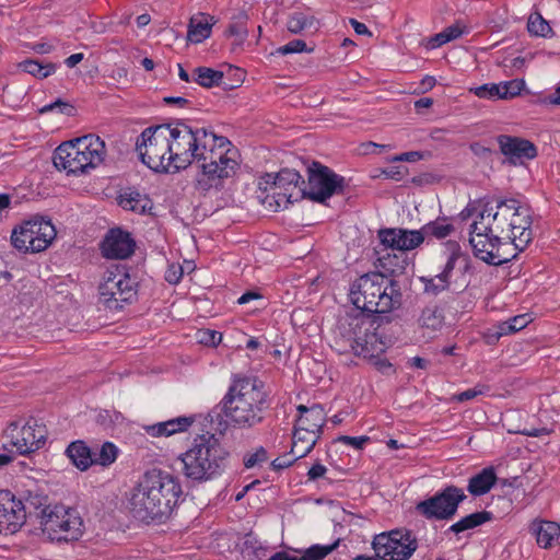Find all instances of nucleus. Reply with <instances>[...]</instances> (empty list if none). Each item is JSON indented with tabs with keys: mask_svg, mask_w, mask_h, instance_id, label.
I'll return each instance as SVG.
<instances>
[{
	"mask_svg": "<svg viewBox=\"0 0 560 560\" xmlns=\"http://www.w3.org/2000/svg\"><path fill=\"white\" fill-rule=\"evenodd\" d=\"M270 408V399L258 377L234 374L228 392L210 412L217 432L229 429L248 430L261 424Z\"/></svg>",
	"mask_w": 560,
	"mask_h": 560,
	"instance_id": "nucleus-1",
	"label": "nucleus"
},
{
	"mask_svg": "<svg viewBox=\"0 0 560 560\" xmlns=\"http://www.w3.org/2000/svg\"><path fill=\"white\" fill-rule=\"evenodd\" d=\"M183 494L177 477L162 469L145 471L128 495V509L143 523H163Z\"/></svg>",
	"mask_w": 560,
	"mask_h": 560,
	"instance_id": "nucleus-2",
	"label": "nucleus"
},
{
	"mask_svg": "<svg viewBox=\"0 0 560 560\" xmlns=\"http://www.w3.org/2000/svg\"><path fill=\"white\" fill-rule=\"evenodd\" d=\"M345 343L340 351H351L355 357L368 359L384 375L395 373L393 364L380 355L389 347L390 339L385 335L377 319L364 316H349L338 325L336 343Z\"/></svg>",
	"mask_w": 560,
	"mask_h": 560,
	"instance_id": "nucleus-3",
	"label": "nucleus"
},
{
	"mask_svg": "<svg viewBox=\"0 0 560 560\" xmlns=\"http://www.w3.org/2000/svg\"><path fill=\"white\" fill-rule=\"evenodd\" d=\"M350 301L360 312L355 316L377 319L380 325L389 318L381 314L389 313L401 306V287L397 280L385 282L378 273H365L357 279L350 287Z\"/></svg>",
	"mask_w": 560,
	"mask_h": 560,
	"instance_id": "nucleus-4",
	"label": "nucleus"
},
{
	"mask_svg": "<svg viewBox=\"0 0 560 560\" xmlns=\"http://www.w3.org/2000/svg\"><path fill=\"white\" fill-rule=\"evenodd\" d=\"M183 475L194 482H205L221 476L230 464V452L213 434L194 439L190 447L179 455Z\"/></svg>",
	"mask_w": 560,
	"mask_h": 560,
	"instance_id": "nucleus-5",
	"label": "nucleus"
},
{
	"mask_svg": "<svg viewBox=\"0 0 560 560\" xmlns=\"http://www.w3.org/2000/svg\"><path fill=\"white\" fill-rule=\"evenodd\" d=\"M206 136V159L196 184L197 189L203 195L211 189L221 190L224 180L233 177L240 167L236 160L237 151L230 148L232 144L228 138L217 136L207 129Z\"/></svg>",
	"mask_w": 560,
	"mask_h": 560,
	"instance_id": "nucleus-6",
	"label": "nucleus"
},
{
	"mask_svg": "<svg viewBox=\"0 0 560 560\" xmlns=\"http://www.w3.org/2000/svg\"><path fill=\"white\" fill-rule=\"evenodd\" d=\"M105 152L104 141L90 133L61 143L54 152L52 162L57 170L78 175L101 164Z\"/></svg>",
	"mask_w": 560,
	"mask_h": 560,
	"instance_id": "nucleus-7",
	"label": "nucleus"
},
{
	"mask_svg": "<svg viewBox=\"0 0 560 560\" xmlns=\"http://www.w3.org/2000/svg\"><path fill=\"white\" fill-rule=\"evenodd\" d=\"M165 126L171 147L168 160L173 161L172 173L187 168L194 161L206 159V128H192L184 120Z\"/></svg>",
	"mask_w": 560,
	"mask_h": 560,
	"instance_id": "nucleus-8",
	"label": "nucleus"
},
{
	"mask_svg": "<svg viewBox=\"0 0 560 560\" xmlns=\"http://www.w3.org/2000/svg\"><path fill=\"white\" fill-rule=\"evenodd\" d=\"M136 150L141 162L150 170L156 173H172L173 161L168 160L171 147L166 126L145 128L137 139Z\"/></svg>",
	"mask_w": 560,
	"mask_h": 560,
	"instance_id": "nucleus-9",
	"label": "nucleus"
},
{
	"mask_svg": "<svg viewBox=\"0 0 560 560\" xmlns=\"http://www.w3.org/2000/svg\"><path fill=\"white\" fill-rule=\"evenodd\" d=\"M307 185L300 188L296 198H306L325 205L334 195H342L348 187L346 178L319 162L307 167Z\"/></svg>",
	"mask_w": 560,
	"mask_h": 560,
	"instance_id": "nucleus-10",
	"label": "nucleus"
},
{
	"mask_svg": "<svg viewBox=\"0 0 560 560\" xmlns=\"http://www.w3.org/2000/svg\"><path fill=\"white\" fill-rule=\"evenodd\" d=\"M40 525L50 540L75 541L83 535V520L79 512L63 504L43 510Z\"/></svg>",
	"mask_w": 560,
	"mask_h": 560,
	"instance_id": "nucleus-11",
	"label": "nucleus"
},
{
	"mask_svg": "<svg viewBox=\"0 0 560 560\" xmlns=\"http://www.w3.org/2000/svg\"><path fill=\"white\" fill-rule=\"evenodd\" d=\"M56 235V229L50 220L35 217L13 230L11 243L22 253H39L51 244Z\"/></svg>",
	"mask_w": 560,
	"mask_h": 560,
	"instance_id": "nucleus-12",
	"label": "nucleus"
},
{
	"mask_svg": "<svg viewBox=\"0 0 560 560\" xmlns=\"http://www.w3.org/2000/svg\"><path fill=\"white\" fill-rule=\"evenodd\" d=\"M100 303L110 311H119L137 296V283L130 276L116 267L107 270L98 287Z\"/></svg>",
	"mask_w": 560,
	"mask_h": 560,
	"instance_id": "nucleus-13",
	"label": "nucleus"
},
{
	"mask_svg": "<svg viewBox=\"0 0 560 560\" xmlns=\"http://www.w3.org/2000/svg\"><path fill=\"white\" fill-rule=\"evenodd\" d=\"M378 560H407L418 548V540L410 530L395 529L375 535L372 541Z\"/></svg>",
	"mask_w": 560,
	"mask_h": 560,
	"instance_id": "nucleus-14",
	"label": "nucleus"
},
{
	"mask_svg": "<svg viewBox=\"0 0 560 560\" xmlns=\"http://www.w3.org/2000/svg\"><path fill=\"white\" fill-rule=\"evenodd\" d=\"M466 499L463 489L446 486L434 495L420 501L416 511L427 520L447 521L454 517L459 504Z\"/></svg>",
	"mask_w": 560,
	"mask_h": 560,
	"instance_id": "nucleus-15",
	"label": "nucleus"
},
{
	"mask_svg": "<svg viewBox=\"0 0 560 560\" xmlns=\"http://www.w3.org/2000/svg\"><path fill=\"white\" fill-rule=\"evenodd\" d=\"M5 434L10 439L11 445L16 448L15 454L27 455L45 444L47 431L36 420H30L22 425L18 421L11 422Z\"/></svg>",
	"mask_w": 560,
	"mask_h": 560,
	"instance_id": "nucleus-16",
	"label": "nucleus"
},
{
	"mask_svg": "<svg viewBox=\"0 0 560 560\" xmlns=\"http://www.w3.org/2000/svg\"><path fill=\"white\" fill-rule=\"evenodd\" d=\"M300 417L294 428L306 432V445L302 447L298 457L306 456L316 445L323 433V427L326 422V412L322 405L315 404L311 407L304 405L298 406Z\"/></svg>",
	"mask_w": 560,
	"mask_h": 560,
	"instance_id": "nucleus-17",
	"label": "nucleus"
},
{
	"mask_svg": "<svg viewBox=\"0 0 560 560\" xmlns=\"http://www.w3.org/2000/svg\"><path fill=\"white\" fill-rule=\"evenodd\" d=\"M452 246L453 250L440 273L433 277H420V281L424 285V293L436 296L440 293L450 290L452 284V273L459 259L464 262L460 267L463 273H466L470 269L469 259L462 254L459 245L457 243H453Z\"/></svg>",
	"mask_w": 560,
	"mask_h": 560,
	"instance_id": "nucleus-18",
	"label": "nucleus"
},
{
	"mask_svg": "<svg viewBox=\"0 0 560 560\" xmlns=\"http://www.w3.org/2000/svg\"><path fill=\"white\" fill-rule=\"evenodd\" d=\"M500 152L506 158L510 165H523L526 161L537 156L536 145L524 138L500 135L497 138Z\"/></svg>",
	"mask_w": 560,
	"mask_h": 560,
	"instance_id": "nucleus-19",
	"label": "nucleus"
},
{
	"mask_svg": "<svg viewBox=\"0 0 560 560\" xmlns=\"http://www.w3.org/2000/svg\"><path fill=\"white\" fill-rule=\"evenodd\" d=\"M25 523V511L10 490H0V534H14Z\"/></svg>",
	"mask_w": 560,
	"mask_h": 560,
	"instance_id": "nucleus-20",
	"label": "nucleus"
},
{
	"mask_svg": "<svg viewBox=\"0 0 560 560\" xmlns=\"http://www.w3.org/2000/svg\"><path fill=\"white\" fill-rule=\"evenodd\" d=\"M136 243L130 233L120 228L110 229L101 243V252L108 259H126L135 252Z\"/></svg>",
	"mask_w": 560,
	"mask_h": 560,
	"instance_id": "nucleus-21",
	"label": "nucleus"
},
{
	"mask_svg": "<svg viewBox=\"0 0 560 560\" xmlns=\"http://www.w3.org/2000/svg\"><path fill=\"white\" fill-rule=\"evenodd\" d=\"M474 255L480 260L492 266H501L511 260L510 257L501 254V237L494 234H478L469 237Z\"/></svg>",
	"mask_w": 560,
	"mask_h": 560,
	"instance_id": "nucleus-22",
	"label": "nucleus"
},
{
	"mask_svg": "<svg viewBox=\"0 0 560 560\" xmlns=\"http://www.w3.org/2000/svg\"><path fill=\"white\" fill-rule=\"evenodd\" d=\"M532 213L528 206L523 205L518 212H515L513 222L511 223V243L515 249L522 252L533 240Z\"/></svg>",
	"mask_w": 560,
	"mask_h": 560,
	"instance_id": "nucleus-23",
	"label": "nucleus"
},
{
	"mask_svg": "<svg viewBox=\"0 0 560 560\" xmlns=\"http://www.w3.org/2000/svg\"><path fill=\"white\" fill-rule=\"evenodd\" d=\"M262 185H265V190H268V186H270V188L289 190L298 195L299 189L304 186V180L298 171L282 168L276 175L265 174L259 180V189H262Z\"/></svg>",
	"mask_w": 560,
	"mask_h": 560,
	"instance_id": "nucleus-24",
	"label": "nucleus"
},
{
	"mask_svg": "<svg viewBox=\"0 0 560 560\" xmlns=\"http://www.w3.org/2000/svg\"><path fill=\"white\" fill-rule=\"evenodd\" d=\"M23 510L25 511V517L35 516L42 521V511L52 505L48 502V495L39 489L37 486L22 491L20 499Z\"/></svg>",
	"mask_w": 560,
	"mask_h": 560,
	"instance_id": "nucleus-25",
	"label": "nucleus"
},
{
	"mask_svg": "<svg viewBox=\"0 0 560 560\" xmlns=\"http://www.w3.org/2000/svg\"><path fill=\"white\" fill-rule=\"evenodd\" d=\"M214 16L199 12L189 19L187 40L199 44L211 36L212 26L215 24Z\"/></svg>",
	"mask_w": 560,
	"mask_h": 560,
	"instance_id": "nucleus-26",
	"label": "nucleus"
},
{
	"mask_svg": "<svg viewBox=\"0 0 560 560\" xmlns=\"http://www.w3.org/2000/svg\"><path fill=\"white\" fill-rule=\"evenodd\" d=\"M529 532L536 537L539 547L548 549L560 536V526L556 522L534 520L529 525Z\"/></svg>",
	"mask_w": 560,
	"mask_h": 560,
	"instance_id": "nucleus-27",
	"label": "nucleus"
},
{
	"mask_svg": "<svg viewBox=\"0 0 560 560\" xmlns=\"http://www.w3.org/2000/svg\"><path fill=\"white\" fill-rule=\"evenodd\" d=\"M66 455L72 465L81 471H85L94 465V454L82 440L71 442L66 448Z\"/></svg>",
	"mask_w": 560,
	"mask_h": 560,
	"instance_id": "nucleus-28",
	"label": "nucleus"
},
{
	"mask_svg": "<svg viewBox=\"0 0 560 560\" xmlns=\"http://www.w3.org/2000/svg\"><path fill=\"white\" fill-rule=\"evenodd\" d=\"M497 480L494 468L489 466L469 478L467 490L471 495L480 497L488 493Z\"/></svg>",
	"mask_w": 560,
	"mask_h": 560,
	"instance_id": "nucleus-29",
	"label": "nucleus"
},
{
	"mask_svg": "<svg viewBox=\"0 0 560 560\" xmlns=\"http://www.w3.org/2000/svg\"><path fill=\"white\" fill-rule=\"evenodd\" d=\"M406 266V258L388 254L387 256L377 259L376 268H378V271L376 273L383 276L385 278V282L388 283L390 280H395V277L402 275Z\"/></svg>",
	"mask_w": 560,
	"mask_h": 560,
	"instance_id": "nucleus-30",
	"label": "nucleus"
},
{
	"mask_svg": "<svg viewBox=\"0 0 560 560\" xmlns=\"http://www.w3.org/2000/svg\"><path fill=\"white\" fill-rule=\"evenodd\" d=\"M377 237L385 248L408 252L406 243V229L384 228L377 232Z\"/></svg>",
	"mask_w": 560,
	"mask_h": 560,
	"instance_id": "nucleus-31",
	"label": "nucleus"
},
{
	"mask_svg": "<svg viewBox=\"0 0 560 560\" xmlns=\"http://www.w3.org/2000/svg\"><path fill=\"white\" fill-rule=\"evenodd\" d=\"M497 210L491 211V225L493 234L501 240H508L511 242V223L506 220L511 208L509 206H501L500 199L497 200Z\"/></svg>",
	"mask_w": 560,
	"mask_h": 560,
	"instance_id": "nucleus-32",
	"label": "nucleus"
},
{
	"mask_svg": "<svg viewBox=\"0 0 560 560\" xmlns=\"http://www.w3.org/2000/svg\"><path fill=\"white\" fill-rule=\"evenodd\" d=\"M119 205L122 209L144 214L153 207L152 200L139 191H131L120 197Z\"/></svg>",
	"mask_w": 560,
	"mask_h": 560,
	"instance_id": "nucleus-33",
	"label": "nucleus"
},
{
	"mask_svg": "<svg viewBox=\"0 0 560 560\" xmlns=\"http://www.w3.org/2000/svg\"><path fill=\"white\" fill-rule=\"evenodd\" d=\"M493 514L489 511L475 512L464 516L458 522L451 525L447 532L459 534L462 532L474 529L486 522L492 521Z\"/></svg>",
	"mask_w": 560,
	"mask_h": 560,
	"instance_id": "nucleus-34",
	"label": "nucleus"
},
{
	"mask_svg": "<svg viewBox=\"0 0 560 560\" xmlns=\"http://www.w3.org/2000/svg\"><path fill=\"white\" fill-rule=\"evenodd\" d=\"M421 229L424 240H443L450 236L455 230L454 225L448 223L446 218H438L434 221H430Z\"/></svg>",
	"mask_w": 560,
	"mask_h": 560,
	"instance_id": "nucleus-35",
	"label": "nucleus"
},
{
	"mask_svg": "<svg viewBox=\"0 0 560 560\" xmlns=\"http://www.w3.org/2000/svg\"><path fill=\"white\" fill-rule=\"evenodd\" d=\"M194 79L199 85L206 89L223 85L224 72L208 67H197Z\"/></svg>",
	"mask_w": 560,
	"mask_h": 560,
	"instance_id": "nucleus-36",
	"label": "nucleus"
},
{
	"mask_svg": "<svg viewBox=\"0 0 560 560\" xmlns=\"http://www.w3.org/2000/svg\"><path fill=\"white\" fill-rule=\"evenodd\" d=\"M444 320L442 310L433 304L425 306L418 319V323L423 328H429L431 330H438L442 327Z\"/></svg>",
	"mask_w": 560,
	"mask_h": 560,
	"instance_id": "nucleus-37",
	"label": "nucleus"
},
{
	"mask_svg": "<svg viewBox=\"0 0 560 560\" xmlns=\"http://www.w3.org/2000/svg\"><path fill=\"white\" fill-rule=\"evenodd\" d=\"M19 67L26 73H30L38 79H45L55 73L57 66L52 62H39L35 59H26L20 62Z\"/></svg>",
	"mask_w": 560,
	"mask_h": 560,
	"instance_id": "nucleus-38",
	"label": "nucleus"
},
{
	"mask_svg": "<svg viewBox=\"0 0 560 560\" xmlns=\"http://www.w3.org/2000/svg\"><path fill=\"white\" fill-rule=\"evenodd\" d=\"M527 31L533 36L551 38L555 35L549 22L542 18L538 12L533 13L528 18Z\"/></svg>",
	"mask_w": 560,
	"mask_h": 560,
	"instance_id": "nucleus-39",
	"label": "nucleus"
},
{
	"mask_svg": "<svg viewBox=\"0 0 560 560\" xmlns=\"http://www.w3.org/2000/svg\"><path fill=\"white\" fill-rule=\"evenodd\" d=\"M315 18L303 12L295 11L289 14L287 28L292 34H300L306 28H311L315 23Z\"/></svg>",
	"mask_w": 560,
	"mask_h": 560,
	"instance_id": "nucleus-40",
	"label": "nucleus"
},
{
	"mask_svg": "<svg viewBox=\"0 0 560 560\" xmlns=\"http://www.w3.org/2000/svg\"><path fill=\"white\" fill-rule=\"evenodd\" d=\"M340 544V539H337L330 545H313L307 548L300 558V560H323L326 556L331 553Z\"/></svg>",
	"mask_w": 560,
	"mask_h": 560,
	"instance_id": "nucleus-41",
	"label": "nucleus"
},
{
	"mask_svg": "<svg viewBox=\"0 0 560 560\" xmlns=\"http://www.w3.org/2000/svg\"><path fill=\"white\" fill-rule=\"evenodd\" d=\"M118 455L117 446L112 442H105L98 453L94 454V464L101 466H109L113 464Z\"/></svg>",
	"mask_w": 560,
	"mask_h": 560,
	"instance_id": "nucleus-42",
	"label": "nucleus"
},
{
	"mask_svg": "<svg viewBox=\"0 0 560 560\" xmlns=\"http://www.w3.org/2000/svg\"><path fill=\"white\" fill-rule=\"evenodd\" d=\"M491 211H493L492 207H489L488 205H486L483 207L482 211L479 214L480 220L479 221H474L470 224V237L477 236L479 233L480 234H493L491 223L489 222V223L486 224L483 222L486 215L488 218H490Z\"/></svg>",
	"mask_w": 560,
	"mask_h": 560,
	"instance_id": "nucleus-43",
	"label": "nucleus"
},
{
	"mask_svg": "<svg viewBox=\"0 0 560 560\" xmlns=\"http://www.w3.org/2000/svg\"><path fill=\"white\" fill-rule=\"evenodd\" d=\"M194 422H195V417H185V416L164 421L168 436L179 433V432L187 431L188 428Z\"/></svg>",
	"mask_w": 560,
	"mask_h": 560,
	"instance_id": "nucleus-44",
	"label": "nucleus"
},
{
	"mask_svg": "<svg viewBox=\"0 0 560 560\" xmlns=\"http://www.w3.org/2000/svg\"><path fill=\"white\" fill-rule=\"evenodd\" d=\"M268 460V452L264 446H259L253 453H246L243 457V464L246 468H253Z\"/></svg>",
	"mask_w": 560,
	"mask_h": 560,
	"instance_id": "nucleus-45",
	"label": "nucleus"
},
{
	"mask_svg": "<svg viewBox=\"0 0 560 560\" xmlns=\"http://www.w3.org/2000/svg\"><path fill=\"white\" fill-rule=\"evenodd\" d=\"M314 47L308 48L306 43L302 39H293L288 44L277 48L280 55L298 54V52H313Z\"/></svg>",
	"mask_w": 560,
	"mask_h": 560,
	"instance_id": "nucleus-46",
	"label": "nucleus"
},
{
	"mask_svg": "<svg viewBox=\"0 0 560 560\" xmlns=\"http://www.w3.org/2000/svg\"><path fill=\"white\" fill-rule=\"evenodd\" d=\"M276 194V207L275 211L280 210L281 208H288L289 205L294 203L300 198H296V194L289 190H280L279 188H270Z\"/></svg>",
	"mask_w": 560,
	"mask_h": 560,
	"instance_id": "nucleus-47",
	"label": "nucleus"
},
{
	"mask_svg": "<svg viewBox=\"0 0 560 560\" xmlns=\"http://www.w3.org/2000/svg\"><path fill=\"white\" fill-rule=\"evenodd\" d=\"M469 91L479 98L500 100L497 83H486L480 86L471 88Z\"/></svg>",
	"mask_w": 560,
	"mask_h": 560,
	"instance_id": "nucleus-48",
	"label": "nucleus"
},
{
	"mask_svg": "<svg viewBox=\"0 0 560 560\" xmlns=\"http://www.w3.org/2000/svg\"><path fill=\"white\" fill-rule=\"evenodd\" d=\"M489 390H490V386L489 385L477 384L472 388H468V389H466V390H464L462 393H458V394L454 395L453 399L458 401V402H464V401H467V400H471V399L476 398L479 395H485Z\"/></svg>",
	"mask_w": 560,
	"mask_h": 560,
	"instance_id": "nucleus-49",
	"label": "nucleus"
},
{
	"mask_svg": "<svg viewBox=\"0 0 560 560\" xmlns=\"http://www.w3.org/2000/svg\"><path fill=\"white\" fill-rule=\"evenodd\" d=\"M58 109L59 113L65 114L67 116H73L75 113V108L72 104L68 102H63L62 100L58 98L57 101L45 105L43 108H40V113H48L51 110Z\"/></svg>",
	"mask_w": 560,
	"mask_h": 560,
	"instance_id": "nucleus-50",
	"label": "nucleus"
},
{
	"mask_svg": "<svg viewBox=\"0 0 560 560\" xmlns=\"http://www.w3.org/2000/svg\"><path fill=\"white\" fill-rule=\"evenodd\" d=\"M198 341L206 346H217L222 340V335L219 331L210 329H201L197 332Z\"/></svg>",
	"mask_w": 560,
	"mask_h": 560,
	"instance_id": "nucleus-51",
	"label": "nucleus"
},
{
	"mask_svg": "<svg viewBox=\"0 0 560 560\" xmlns=\"http://www.w3.org/2000/svg\"><path fill=\"white\" fill-rule=\"evenodd\" d=\"M424 235L422 229L420 230H407L406 229V243L408 250H412L419 247L424 242Z\"/></svg>",
	"mask_w": 560,
	"mask_h": 560,
	"instance_id": "nucleus-52",
	"label": "nucleus"
},
{
	"mask_svg": "<svg viewBox=\"0 0 560 560\" xmlns=\"http://www.w3.org/2000/svg\"><path fill=\"white\" fill-rule=\"evenodd\" d=\"M339 442L343 443L345 445L352 446L357 450H362L364 445L370 442V438L366 435L362 436H349V435H341L338 438Z\"/></svg>",
	"mask_w": 560,
	"mask_h": 560,
	"instance_id": "nucleus-53",
	"label": "nucleus"
},
{
	"mask_svg": "<svg viewBox=\"0 0 560 560\" xmlns=\"http://www.w3.org/2000/svg\"><path fill=\"white\" fill-rule=\"evenodd\" d=\"M380 174L384 175L386 178L399 182L407 174V168L405 166H388L380 170Z\"/></svg>",
	"mask_w": 560,
	"mask_h": 560,
	"instance_id": "nucleus-54",
	"label": "nucleus"
},
{
	"mask_svg": "<svg viewBox=\"0 0 560 560\" xmlns=\"http://www.w3.org/2000/svg\"><path fill=\"white\" fill-rule=\"evenodd\" d=\"M306 432L300 430L299 428H294L291 453L294 455H299L302 447L306 445Z\"/></svg>",
	"mask_w": 560,
	"mask_h": 560,
	"instance_id": "nucleus-55",
	"label": "nucleus"
},
{
	"mask_svg": "<svg viewBox=\"0 0 560 560\" xmlns=\"http://www.w3.org/2000/svg\"><path fill=\"white\" fill-rule=\"evenodd\" d=\"M183 273H184V270L180 265L172 264L168 266V268L165 272V280L170 284H177L180 281Z\"/></svg>",
	"mask_w": 560,
	"mask_h": 560,
	"instance_id": "nucleus-56",
	"label": "nucleus"
},
{
	"mask_svg": "<svg viewBox=\"0 0 560 560\" xmlns=\"http://www.w3.org/2000/svg\"><path fill=\"white\" fill-rule=\"evenodd\" d=\"M143 429L149 435L153 438L168 436L164 421L150 425H143Z\"/></svg>",
	"mask_w": 560,
	"mask_h": 560,
	"instance_id": "nucleus-57",
	"label": "nucleus"
},
{
	"mask_svg": "<svg viewBox=\"0 0 560 560\" xmlns=\"http://www.w3.org/2000/svg\"><path fill=\"white\" fill-rule=\"evenodd\" d=\"M500 203H501V206H509V208H511L506 220L510 223H512L514 220V217H515V212L520 211L522 202L514 198H505V199H500Z\"/></svg>",
	"mask_w": 560,
	"mask_h": 560,
	"instance_id": "nucleus-58",
	"label": "nucleus"
},
{
	"mask_svg": "<svg viewBox=\"0 0 560 560\" xmlns=\"http://www.w3.org/2000/svg\"><path fill=\"white\" fill-rule=\"evenodd\" d=\"M505 82L509 90V100L520 95L525 88V81L523 79H514Z\"/></svg>",
	"mask_w": 560,
	"mask_h": 560,
	"instance_id": "nucleus-59",
	"label": "nucleus"
},
{
	"mask_svg": "<svg viewBox=\"0 0 560 560\" xmlns=\"http://www.w3.org/2000/svg\"><path fill=\"white\" fill-rule=\"evenodd\" d=\"M423 159V153L420 151H409L390 159L392 162H417Z\"/></svg>",
	"mask_w": 560,
	"mask_h": 560,
	"instance_id": "nucleus-60",
	"label": "nucleus"
},
{
	"mask_svg": "<svg viewBox=\"0 0 560 560\" xmlns=\"http://www.w3.org/2000/svg\"><path fill=\"white\" fill-rule=\"evenodd\" d=\"M228 73L233 75L234 83L228 84L223 81V86L225 90H232L244 81L245 72L240 68H230Z\"/></svg>",
	"mask_w": 560,
	"mask_h": 560,
	"instance_id": "nucleus-61",
	"label": "nucleus"
},
{
	"mask_svg": "<svg viewBox=\"0 0 560 560\" xmlns=\"http://www.w3.org/2000/svg\"><path fill=\"white\" fill-rule=\"evenodd\" d=\"M298 458V455L294 458H289L287 455L278 457L271 462V468L276 471L282 470L290 467Z\"/></svg>",
	"mask_w": 560,
	"mask_h": 560,
	"instance_id": "nucleus-62",
	"label": "nucleus"
},
{
	"mask_svg": "<svg viewBox=\"0 0 560 560\" xmlns=\"http://www.w3.org/2000/svg\"><path fill=\"white\" fill-rule=\"evenodd\" d=\"M327 468L320 464L315 463L307 471L308 480L315 481L325 476Z\"/></svg>",
	"mask_w": 560,
	"mask_h": 560,
	"instance_id": "nucleus-63",
	"label": "nucleus"
},
{
	"mask_svg": "<svg viewBox=\"0 0 560 560\" xmlns=\"http://www.w3.org/2000/svg\"><path fill=\"white\" fill-rule=\"evenodd\" d=\"M510 322L511 325L515 326V328H513V331L516 332L524 329L529 324L530 319L527 314H522L510 318Z\"/></svg>",
	"mask_w": 560,
	"mask_h": 560,
	"instance_id": "nucleus-64",
	"label": "nucleus"
}]
</instances>
